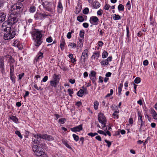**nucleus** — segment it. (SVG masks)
I'll return each instance as SVG.
<instances>
[{
  "instance_id": "obj_21",
  "label": "nucleus",
  "mask_w": 157,
  "mask_h": 157,
  "mask_svg": "<svg viewBox=\"0 0 157 157\" xmlns=\"http://www.w3.org/2000/svg\"><path fill=\"white\" fill-rule=\"evenodd\" d=\"M60 42V47L61 50L63 51L64 49V46L65 44V40L63 37H61Z\"/></svg>"
},
{
  "instance_id": "obj_18",
  "label": "nucleus",
  "mask_w": 157,
  "mask_h": 157,
  "mask_svg": "<svg viewBox=\"0 0 157 157\" xmlns=\"http://www.w3.org/2000/svg\"><path fill=\"white\" fill-rule=\"evenodd\" d=\"M100 56V52H98L93 53L91 57L92 59H98Z\"/></svg>"
},
{
  "instance_id": "obj_33",
  "label": "nucleus",
  "mask_w": 157,
  "mask_h": 157,
  "mask_svg": "<svg viewBox=\"0 0 157 157\" xmlns=\"http://www.w3.org/2000/svg\"><path fill=\"white\" fill-rule=\"evenodd\" d=\"M101 65L105 66L109 64V62L107 61L106 59H103L100 62Z\"/></svg>"
},
{
  "instance_id": "obj_13",
  "label": "nucleus",
  "mask_w": 157,
  "mask_h": 157,
  "mask_svg": "<svg viewBox=\"0 0 157 157\" xmlns=\"http://www.w3.org/2000/svg\"><path fill=\"white\" fill-rule=\"evenodd\" d=\"M99 19L96 16H92L90 18V22L93 25H97L98 24Z\"/></svg>"
},
{
  "instance_id": "obj_19",
  "label": "nucleus",
  "mask_w": 157,
  "mask_h": 157,
  "mask_svg": "<svg viewBox=\"0 0 157 157\" xmlns=\"http://www.w3.org/2000/svg\"><path fill=\"white\" fill-rule=\"evenodd\" d=\"M61 77V75L59 74H54L52 76L53 80L59 83Z\"/></svg>"
},
{
  "instance_id": "obj_48",
  "label": "nucleus",
  "mask_w": 157,
  "mask_h": 157,
  "mask_svg": "<svg viewBox=\"0 0 157 157\" xmlns=\"http://www.w3.org/2000/svg\"><path fill=\"white\" fill-rule=\"evenodd\" d=\"M15 133L20 138H21V139H22V136L21 135V134L20 132L19 131H18V130L16 131L15 132Z\"/></svg>"
},
{
  "instance_id": "obj_60",
  "label": "nucleus",
  "mask_w": 157,
  "mask_h": 157,
  "mask_svg": "<svg viewBox=\"0 0 157 157\" xmlns=\"http://www.w3.org/2000/svg\"><path fill=\"white\" fill-rule=\"evenodd\" d=\"M46 41L48 43H50L52 41V39L51 37H49L46 39Z\"/></svg>"
},
{
  "instance_id": "obj_52",
  "label": "nucleus",
  "mask_w": 157,
  "mask_h": 157,
  "mask_svg": "<svg viewBox=\"0 0 157 157\" xmlns=\"http://www.w3.org/2000/svg\"><path fill=\"white\" fill-rule=\"evenodd\" d=\"M98 135V133H93L92 132L89 133L87 134V135L89 136H90L93 137L96 135Z\"/></svg>"
},
{
  "instance_id": "obj_10",
  "label": "nucleus",
  "mask_w": 157,
  "mask_h": 157,
  "mask_svg": "<svg viewBox=\"0 0 157 157\" xmlns=\"http://www.w3.org/2000/svg\"><path fill=\"white\" fill-rule=\"evenodd\" d=\"M40 135L41 138L44 139L45 140L50 141L53 140H54L53 137L51 135L45 134H40Z\"/></svg>"
},
{
  "instance_id": "obj_53",
  "label": "nucleus",
  "mask_w": 157,
  "mask_h": 157,
  "mask_svg": "<svg viewBox=\"0 0 157 157\" xmlns=\"http://www.w3.org/2000/svg\"><path fill=\"white\" fill-rule=\"evenodd\" d=\"M90 78L91 80L93 83L94 84L95 86H96V83L95 82L96 77H92V78Z\"/></svg>"
},
{
  "instance_id": "obj_25",
  "label": "nucleus",
  "mask_w": 157,
  "mask_h": 157,
  "mask_svg": "<svg viewBox=\"0 0 157 157\" xmlns=\"http://www.w3.org/2000/svg\"><path fill=\"white\" fill-rule=\"evenodd\" d=\"M59 83L58 82H56L53 80H51L50 81L51 86L54 88L56 87L57 86L58 84Z\"/></svg>"
},
{
  "instance_id": "obj_51",
  "label": "nucleus",
  "mask_w": 157,
  "mask_h": 157,
  "mask_svg": "<svg viewBox=\"0 0 157 157\" xmlns=\"http://www.w3.org/2000/svg\"><path fill=\"white\" fill-rule=\"evenodd\" d=\"M69 46L72 47L73 48H75L76 47V44L75 43H70L68 45Z\"/></svg>"
},
{
  "instance_id": "obj_17",
  "label": "nucleus",
  "mask_w": 157,
  "mask_h": 157,
  "mask_svg": "<svg viewBox=\"0 0 157 157\" xmlns=\"http://www.w3.org/2000/svg\"><path fill=\"white\" fill-rule=\"evenodd\" d=\"M150 113L152 114L153 118L155 120H157V113L153 109L151 108L149 109Z\"/></svg>"
},
{
  "instance_id": "obj_5",
  "label": "nucleus",
  "mask_w": 157,
  "mask_h": 157,
  "mask_svg": "<svg viewBox=\"0 0 157 157\" xmlns=\"http://www.w3.org/2000/svg\"><path fill=\"white\" fill-rule=\"evenodd\" d=\"M42 5L46 10L50 12L52 11L53 7V4L52 3L45 1L43 3Z\"/></svg>"
},
{
  "instance_id": "obj_32",
  "label": "nucleus",
  "mask_w": 157,
  "mask_h": 157,
  "mask_svg": "<svg viewBox=\"0 0 157 157\" xmlns=\"http://www.w3.org/2000/svg\"><path fill=\"white\" fill-rule=\"evenodd\" d=\"M10 79L12 81V83L13 84H14L15 83L16 78L14 74L10 75Z\"/></svg>"
},
{
  "instance_id": "obj_46",
  "label": "nucleus",
  "mask_w": 157,
  "mask_h": 157,
  "mask_svg": "<svg viewBox=\"0 0 157 157\" xmlns=\"http://www.w3.org/2000/svg\"><path fill=\"white\" fill-rule=\"evenodd\" d=\"M74 32V31L73 30H71V32H69L68 33L67 35V38L70 39L71 38V34L72 33H73Z\"/></svg>"
},
{
  "instance_id": "obj_44",
  "label": "nucleus",
  "mask_w": 157,
  "mask_h": 157,
  "mask_svg": "<svg viewBox=\"0 0 157 157\" xmlns=\"http://www.w3.org/2000/svg\"><path fill=\"white\" fill-rule=\"evenodd\" d=\"M66 121V120L65 118H61L59 119V122L61 124H63L65 123Z\"/></svg>"
},
{
  "instance_id": "obj_6",
  "label": "nucleus",
  "mask_w": 157,
  "mask_h": 157,
  "mask_svg": "<svg viewBox=\"0 0 157 157\" xmlns=\"http://www.w3.org/2000/svg\"><path fill=\"white\" fill-rule=\"evenodd\" d=\"M138 121L140 123L139 131L141 132L142 131L143 126L145 125V122L143 120L142 115L140 111L138 112Z\"/></svg>"
},
{
  "instance_id": "obj_1",
  "label": "nucleus",
  "mask_w": 157,
  "mask_h": 157,
  "mask_svg": "<svg viewBox=\"0 0 157 157\" xmlns=\"http://www.w3.org/2000/svg\"><path fill=\"white\" fill-rule=\"evenodd\" d=\"M42 31L34 29L31 33L32 36L35 43V45L38 47L43 42Z\"/></svg>"
},
{
  "instance_id": "obj_64",
  "label": "nucleus",
  "mask_w": 157,
  "mask_h": 157,
  "mask_svg": "<svg viewBox=\"0 0 157 157\" xmlns=\"http://www.w3.org/2000/svg\"><path fill=\"white\" fill-rule=\"evenodd\" d=\"M82 25L85 28H87L89 25V24L87 23H84Z\"/></svg>"
},
{
  "instance_id": "obj_9",
  "label": "nucleus",
  "mask_w": 157,
  "mask_h": 157,
  "mask_svg": "<svg viewBox=\"0 0 157 157\" xmlns=\"http://www.w3.org/2000/svg\"><path fill=\"white\" fill-rule=\"evenodd\" d=\"M47 16L44 13H37L34 15V18L36 20H42Z\"/></svg>"
},
{
  "instance_id": "obj_57",
  "label": "nucleus",
  "mask_w": 157,
  "mask_h": 157,
  "mask_svg": "<svg viewBox=\"0 0 157 157\" xmlns=\"http://www.w3.org/2000/svg\"><path fill=\"white\" fill-rule=\"evenodd\" d=\"M103 13V10H102L100 9L98 10L97 12V14L99 16H101Z\"/></svg>"
},
{
  "instance_id": "obj_29",
  "label": "nucleus",
  "mask_w": 157,
  "mask_h": 157,
  "mask_svg": "<svg viewBox=\"0 0 157 157\" xmlns=\"http://www.w3.org/2000/svg\"><path fill=\"white\" fill-rule=\"evenodd\" d=\"M10 118L16 123H18V120L16 116H12L11 117H10Z\"/></svg>"
},
{
  "instance_id": "obj_2",
  "label": "nucleus",
  "mask_w": 157,
  "mask_h": 157,
  "mask_svg": "<svg viewBox=\"0 0 157 157\" xmlns=\"http://www.w3.org/2000/svg\"><path fill=\"white\" fill-rule=\"evenodd\" d=\"M4 31L6 32L4 36V38L6 40H8L13 38L16 35L15 30H11V28L9 27H6L4 29Z\"/></svg>"
},
{
  "instance_id": "obj_55",
  "label": "nucleus",
  "mask_w": 157,
  "mask_h": 157,
  "mask_svg": "<svg viewBox=\"0 0 157 157\" xmlns=\"http://www.w3.org/2000/svg\"><path fill=\"white\" fill-rule=\"evenodd\" d=\"M126 6L127 7L128 9V10H130L131 9V5H130V1H128L127 4Z\"/></svg>"
},
{
  "instance_id": "obj_43",
  "label": "nucleus",
  "mask_w": 157,
  "mask_h": 157,
  "mask_svg": "<svg viewBox=\"0 0 157 157\" xmlns=\"http://www.w3.org/2000/svg\"><path fill=\"white\" fill-rule=\"evenodd\" d=\"M73 137L74 138V139L77 142L78 140H79V137L77 135L75 134H73L72 135Z\"/></svg>"
},
{
  "instance_id": "obj_20",
  "label": "nucleus",
  "mask_w": 157,
  "mask_h": 157,
  "mask_svg": "<svg viewBox=\"0 0 157 157\" xmlns=\"http://www.w3.org/2000/svg\"><path fill=\"white\" fill-rule=\"evenodd\" d=\"M43 53L41 52L40 51L39 52L37 55L36 56L35 58L37 62L39 61L40 60L43 58Z\"/></svg>"
},
{
  "instance_id": "obj_58",
  "label": "nucleus",
  "mask_w": 157,
  "mask_h": 157,
  "mask_svg": "<svg viewBox=\"0 0 157 157\" xmlns=\"http://www.w3.org/2000/svg\"><path fill=\"white\" fill-rule=\"evenodd\" d=\"M127 36V37H129V26H126Z\"/></svg>"
},
{
  "instance_id": "obj_22",
  "label": "nucleus",
  "mask_w": 157,
  "mask_h": 157,
  "mask_svg": "<svg viewBox=\"0 0 157 157\" xmlns=\"http://www.w3.org/2000/svg\"><path fill=\"white\" fill-rule=\"evenodd\" d=\"M6 18V14L4 12L0 13V21L2 22L4 21Z\"/></svg>"
},
{
  "instance_id": "obj_4",
  "label": "nucleus",
  "mask_w": 157,
  "mask_h": 157,
  "mask_svg": "<svg viewBox=\"0 0 157 157\" xmlns=\"http://www.w3.org/2000/svg\"><path fill=\"white\" fill-rule=\"evenodd\" d=\"M7 20L9 23V25L11 26L17 22L18 19L15 16L10 14Z\"/></svg>"
},
{
  "instance_id": "obj_34",
  "label": "nucleus",
  "mask_w": 157,
  "mask_h": 157,
  "mask_svg": "<svg viewBox=\"0 0 157 157\" xmlns=\"http://www.w3.org/2000/svg\"><path fill=\"white\" fill-rule=\"evenodd\" d=\"M108 53L105 51L104 50L102 54V57L103 59H105L107 57Z\"/></svg>"
},
{
  "instance_id": "obj_38",
  "label": "nucleus",
  "mask_w": 157,
  "mask_h": 157,
  "mask_svg": "<svg viewBox=\"0 0 157 157\" xmlns=\"http://www.w3.org/2000/svg\"><path fill=\"white\" fill-rule=\"evenodd\" d=\"M113 18L115 20H118L121 18V17L119 15H117L116 14H114L113 15Z\"/></svg>"
},
{
  "instance_id": "obj_37",
  "label": "nucleus",
  "mask_w": 157,
  "mask_h": 157,
  "mask_svg": "<svg viewBox=\"0 0 157 157\" xmlns=\"http://www.w3.org/2000/svg\"><path fill=\"white\" fill-rule=\"evenodd\" d=\"M118 9L119 11H124V6L120 4L118 6Z\"/></svg>"
},
{
  "instance_id": "obj_7",
  "label": "nucleus",
  "mask_w": 157,
  "mask_h": 157,
  "mask_svg": "<svg viewBox=\"0 0 157 157\" xmlns=\"http://www.w3.org/2000/svg\"><path fill=\"white\" fill-rule=\"evenodd\" d=\"M98 118L99 122L101 123L104 127L105 126L106 119L103 114L100 113L98 115Z\"/></svg>"
},
{
  "instance_id": "obj_40",
  "label": "nucleus",
  "mask_w": 157,
  "mask_h": 157,
  "mask_svg": "<svg viewBox=\"0 0 157 157\" xmlns=\"http://www.w3.org/2000/svg\"><path fill=\"white\" fill-rule=\"evenodd\" d=\"M39 147H40L39 146H38L37 145H34L33 147V151L35 153V152H36L37 150H38Z\"/></svg>"
},
{
  "instance_id": "obj_11",
  "label": "nucleus",
  "mask_w": 157,
  "mask_h": 157,
  "mask_svg": "<svg viewBox=\"0 0 157 157\" xmlns=\"http://www.w3.org/2000/svg\"><path fill=\"white\" fill-rule=\"evenodd\" d=\"M40 135V134H38L36 135H33L34 137L32 139L33 141L35 144H38L40 143V138H41Z\"/></svg>"
},
{
  "instance_id": "obj_49",
  "label": "nucleus",
  "mask_w": 157,
  "mask_h": 157,
  "mask_svg": "<svg viewBox=\"0 0 157 157\" xmlns=\"http://www.w3.org/2000/svg\"><path fill=\"white\" fill-rule=\"evenodd\" d=\"M113 92V90L111 89L110 90V93L107 94L105 96V98H107L110 97V96L112 95Z\"/></svg>"
},
{
  "instance_id": "obj_31",
  "label": "nucleus",
  "mask_w": 157,
  "mask_h": 157,
  "mask_svg": "<svg viewBox=\"0 0 157 157\" xmlns=\"http://www.w3.org/2000/svg\"><path fill=\"white\" fill-rule=\"evenodd\" d=\"M9 27L11 28V26L9 25V23L8 22V20H7L6 21H4L2 25V27L3 28V29H4V27H5V28H6V27Z\"/></svg>"
},
{
  "instance_id": "obj_30",
  "label": "nucleus",
  "mask_w": 157,
  "mask_h": 157,
  "mask_svg": "<svg viewBox=\"0 0 157 157\" xmlns=\"http://www.w3.org/2000/svg\"><path fill=\"white\" fill-rule=\"evenodd\" d=\"M84 93V90L81 89L78 92L77 94L78 97H82Z\"/></svg>"
},
{
  "instance_id": "obj_26",
  "label": "nucleus",
  "mask_w": 157,
  "mask_h": 157,
  "mask_svg": "<svg viewBox=\"0 0 157 157\" xmlns=\"http://www.w3.org/2000/svg\"><path fill=\"white\" fill-rule=\"evenodd\" d=\"M119 113V111L118 110H116L112 114V116L114 118L117 119L119 118V115L118 114Z\"/></svg>"
},
{
  "instance_id": "obj_14",
  "label": "nucleus",
  "mask_w": 157,
  "mask_h": 157,
  "mask_svg": "<svg viewBox=\"0 0 157 157\" xmlns=\"http://www.w3.org/2000/svg\"><path fill=\"white\" fill-rule=\"evenodd\" d=\"M35 154L36 155L40 156L43 155L44 157H46L47 155L45 154L44 152L42 151L41 147H39L38 150L36 152H35Z\"/></svg>"
},
{
  "instance_id": "obj_36",
  "label": "nucleus",
  "mask_w": 157,
  "mask_h": 157,
  "mask_svg": "<svg viewBox=\"0 0 157 157\" xmlns=\"http://www.w3.org/2000/svg\"><path fill=\"white\" fill-rule=\"evenodd\" d=\"M77 20L80 22H82L84 21V19L82 16H78L77 17Z\"/></svg>"
},
{
  "instance_id": "obj_39",
  "label": "nucleus",
  "mask_w": 157,
  "mask_h": 157,
  "mask_svg": "<svg viewBox=\"0 0 157 157\" xmlns=\"http://www.w3.org/2000/svg\"><path fill=\"white\" fill-rule=\"evenodd\" d=\"M84 34H85V32H84V30H80V31L79 35L80 37V38H84Z\"/></svg>"
},
{
  "instance_id": "obj_16",
  "label": "nucleus",
  "mask_w": 157,
  "mask_h": 157,
  "mask_svg": "<svg viewBox=\"0 0 157 157\" xmlns=\"http://www.w3.org/2000/svg\"><path fill=\"white\" fill-rule=\"evenodd\" d=\"M57 12L59 13H61L63 10V6L61 0H59L57 6Z\"/></svg>"
},
{
  "instance_id": "obj_41",
  "label": "nucleus",
  "mask_w": 157,
  "mask_h": 157,
  "mask_svg": "<svg viewBox=\"0 0 157 157\" xmlns=\"http://www.w3.org/2000/svg\"><path fill=\"white\" fill-rule=\"evenodd\" d=\"M14 68L13 65H10V75L13 74Z\"/></svg>"
},
{
  "instance_id": "obj_23",
  "label": "nucleus",
  "mask_w": 157,
  "mask_h": 157,
  "mask_svg": "<svg viewBox=\"0 0 157 157\" xmlns=\"http://www.w3.org/2000/svg\"><path fill=\"white\" fill-rule=\"evenodd\" d=\"M92 6L94 9H97L100 6V4L98 1L94 2L91 3Z\"/></svg>"
},
{
  "instance_id": "obj_12",
  "label": "nucleus",
  "mask_w": 157,
  "mask_h": 157,
  "mask_svg": "<svg viewBox=\"0 0 157 157\" xmlns=\"http://www.w3.org/2000/svg\"><path fill=\"white\" fill-rule=\"evenodd\" d=\"M0 71L2 74L5 72L4 59L2 56L0 57Z\"/></svg>"
},
{
  "instance_id": "obj_24",
  "label": "nucleus",
  "mask_w": 157,
  "mask_h": 157,
  "mask_svg": "<svg viewBox=\"0 0 157 157\" xmlns=\"http://www.w3.org/2000/svg\"><path fill=\"white\" fill-rule=\"evenodd\" d=\"M84 38H78V45L80 48H82L83 46Z\"/></svg>"
},
{
  "instance_id": "obj_54",
  "label": "nucleus",
  "mask_w": 157,
  "mask_h": 157,
  "mask_svg": "<svg viewBox=\"0 0 157 157\" xmlns=\"http://www.w3.org/2000/svg\"><path fill=\"white\" fill-rule=\"evenodd\" d=\"M30 12L33 13L36 10V8L34 6H32L30 7Z\"/></svg>"
},
{
  "instance_id": "obj_28",
  "label": "nucleus",
  "mask_w": 157,
  "mask_h": 157,
  "mask_svg": "<svg viewBox=\"0 0 157 157\" xmlns=\"http://www.w3.org/2000/svg\"><path fill=\"white\" fill-rule=\"evenodd\" d=\"M62 143L67 148L70 149H71V147L67 143V141L64 139H63L62 140Z\"/></svg>"
},
{
  "instance_id": "obj_47",
  "label": "nucleus",
  "mask_w": 157,
  "mask_h": 157,
  "mask_svg": "<svg viewBox=\"0 0 157 157\" xmlns=\"http://www.w3.org/2000/svg\"><path fill=\"white\" fill-rule=\"evenodd\" d=\"M68 91L69 95L71 97H72V94L74 93L73 89H68Z\"/></svg>"
},
{
  "instance_id": "obj_15",
  "label": "nucleus",
  "mask_w": 157,
  "mask_h": 157,
  "mask_svg": "<svg viewBox=\"0 0 157 157\" xmlns=\"http://www.w3.org/2000/svg\"><path fill=\"white\" fill-rule=\"evenodd\" d=\"M82 124H80L73 128H71V130L73 132H79L82 129Z\"/></svg>"
},
{
  "instance_id": "obj_63",
  "label": "nucleus",
  "mask_w": 157,
  "mask_h": 157,
  "mask_svg": "<svg viewBox=\"0 0 157 157\" xmlns=\"http://www.w3.org/2000/svg\"><path fill=\"white\" fill-rule=\"evenodd\" d=\"M48 76H45L43 78L42 81L45 82L47 81L48 79Z\"/></svg>"
},
{
  "instance_id": "obj_42",
  "label": "nucleus",
  "mask_w": 157,
  "mask_h": 157,
  "mask_svg": "<svg viewBox=\"0 0 157 157\" xmlns=\"http://www.w3.org/2000/svg\"><path fill=\"white\" fill-rule=\"evenodd\" d=\"M141 79L140 77H137L134 80V82L136 84H138L141 82Z\"/></svg>"
},
{
  "instance_id": "obj_27",
  "label": "nucleus",
  "mask_w": 157,
  "mask_h": 157,
  "mask_svg": "<svg viewBox=\"0 0 157 157\" xmlns=\"http://www.w3.org/2000/svg\"><path fill=\"white\" fill-rule=\"evenodd\" d=\"M96 72L94 71H90V74H89V76L90 78H91L92 77H96Z\"/></svg>"
},
{
  "instance_id": "obj_3",
  "label": "nucleus",
  "mask_w": 157,
  "mask_h": 157,
  "mask_svg": "<svg viewBox=\"0 0 157 157\" xmlns=\"http://www.w3.org/2000/svg\"><path fill=\"white\" fill-rule=\"evenodd\" d=\"M23 5L20 3H17L13 5L11 7L10 13L11 15L15 16L22 11Z\"/></svg>"
},
{
  "instance_id": "obj_35",
  "label": "nucleus",
  "mask_w": 157,
  "mask_h": 157,
  "mask_svg": "<svg viewBox=\"0 0 157 157\" xmlns=\"http://www.w3.org/2000/svg\"><path fill=\"white\" fill-rule=\"evenodd\" d=\"M99 105V102L98 101H95L94 102V107L95 110L98 109Z\"/></svg>"
},
{
  "instance_id": "obj_56",
  "label": "nucleus",
  "mask_w": 157,
  "mask_h": 157,
  "mask_svg": "<svg viewBox=\"0 0 157 157\" xmlns=\"http://www.w3.org/2000/svg\"><path fill=\"white\" fill-rule=\"evenodd\" d=\"M40 146L42 147V149H46V145L44 143H42L40 144Z\"/></svg>"
},
{
  "instance_id": "obj_50",
  "label": "nucleus",
  "mask_w": 157,
  "mask_h": 157,
  "mask_svg": "<svg viewBox=\"0 0 157 157\" xmlns=\"http://www.w3.org/2000/svg\"><path fill=\"white\" fill-rule=\"evenodd\" d=\"M110 7V6L109 4H105V5L104 7V9L105 10H108L109 9Z\"/></svg>"
},
{
  "instance_id": "obj_62",
  "label": "nucleus",
  "mask_w": 157,
  "mask_h": 157,
  "mask_svg": "<svg viewBox=\"0 0 157 157\" xmlns=\"http://www.w3.org/2000/svg\"><path fill=\"white\" fill-rule=\"evenodd\" d=\"M61 69L64 71H67V68L65 66H62L61 67Z\"/></svg>"
},
{
  "instance_id": "obj_59",
  "label": "nucleus",
  "mask_w": 157,
  "mask_h": 157,
  "mask_svg": "<svg viewBox=\"0 0 157 157\" xmlns=\"http://www.w3.org/2000/svg\"><path fill=\"white\" fill-rule=\"evenodd\" d=\"M105 141L107 143L108 147H109L111 145V143L106 140H105Z\"/></svg>"
},
{
  "instance_id": "obj_61",
  "label": "nucleus",
  "mask_w": 157,
  "mask_h": 157,
  "mask_svg": "<svg viewBox=\"0 0 157 157\" xmlns=\"http://www.w3.org/2000/svg\"><path fill=\"white\" fill-rule=\"evenodd\" d=\"M16 46L20 50H21L23 48V46L19 44H17Z\"/></svg>"
},
{
  "instance_id": "obj_8",
  "label": "nucleus",
  "mask_w": 157,
  "mask_h": 157,
  "mask_svg": "<svg viewBox=\"0 0 157 157\" xmlns=\"http://www.w3.org/2000/svg\"><path fill=\"white\" fill-rule=\"evenodd\" d=\"M89 56V50L87 49L84 50L82 52L81 57V59H83V62L85 63L86 59H88Z\"/></svg>"
},
{
  "instance_id": "obj_45",
  "label": "nucleus",
  "mask_w": 157,
  "mask_h": 157,
  "mask_svg": "<svg viewBox=\"0 0 157 157\" xmlns=\"http://www.w3.org/2000/svg\"><path fill=\"white\" fill-rule=\"evenodd\" d=\"M89 12V9L88 8H85L83 10V13L84 14H87Z\"/></svg>"
}]
</instances>
